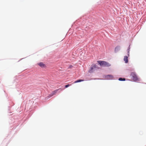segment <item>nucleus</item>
Listing matches in <instances>:
<instances>
[{"mask_svg": "<svg viewBox=\"0 0 146 146\" xmlns=\"http://www.w3.org/2000/svg\"><path fill=\"white\" fill-rule=\"evenodd\" d=\"M98 62L101 66H109L111 65L108 62L104 61H98Z\"/></svg>", "mask_w": 146, "mask_h": 146, "instance_id": "nucleus-1", "label": "nucleus"}, {"mask_svg": "<svg viewBox=\"0 0 146 146\" xmlns=\"http://www.w3.org/2000/svg\"><path fill=\"white\" fill-rule=\"evenodd\" d=\"M131 77L132 80L134 81H139V78L135 72H132L131 74Z\"/></svg>", "mask_w": 146, "mask_h": 146, "instance_id": "nucleus-2", "label": "nucleus"}, {"mask_svg": "<svg viewBox=\"0 0 146 146\" xmlns=\"http://www.w3.org/2000/svg\"><path fill=\"white\" fill-rule=\"evenodd\" d=\"M96 70V65H94L92 66L90 69L89 70V72L90 73H92L95 70Z\"/></svg>", "mask_w": 146, "mask_h": 146, "instance_id": "nucleus-3", "label": "nucleus"}, {"mask_svg": "<svg viewBox=\"0 0 146 146\" xmlns=\"http://www.w3.org/2000/svg\"><path fill=\"white\" fill-rule=\"evenodd\" d=\"M38 64L42 68H44L46 67V66L45 64H43L42 62H40L38 63Z\"/></svg>", "mask_w": 146, "mask_h": 146, "instance_id": "nucleus-4", "label": "nucleus"}, {"mask_svg": "<svg viewBox=\"0 0 146 146\" xmlns=\"http://www.w3.org/2000/svg\"><path fill=\"white\" fill-rule=\"evenodd\" d=\"M106 78L107 79H112L113 78V76L112 75H109L106 76Z\"/></svg>", "mask_w": 146, "mask_h": 146, "instance_id": "nucleus-5", "label": "nucleus"}, {"mask_svg": "<svg viewBox=\"0 0 146 146\" xmlns=\"http://www.w3.org/2000/svg\"><path fill=\"white\" fill-rule=\"evenodd\" d=\"M59 90V89H57L56 90L53 92L51 93V94H50V95L51 96H52L56 94L57 92V91Z\"/></svg>", "mask_w": 146, "mask_h": 146, "instance_id": "nucleus-6", "label": "nucleus"}, {"mask_svg": "<svg viewBox=\"0 0 146 146\" xmlns=\"http://www.w3.org/2000/svg\"><path fill=\"white\" fill-rule=\"evenodd\" d=\"M120 47L119 46H117L115 48V52H118L120 50Z\"/></svg>", "mask_w": 146, "mask_h": 146, "instance_id": "nucleus-7", "label": "nucleus"}, {"mask_svg": "<svg viewBox=\"0 0 146 146\" xmlns=\"http://www.w3.org/2000/svg\"><path fill=\"white\" fill-rule=\"evenodd\" d=\"M123 60L125 63H127L128 62V57L127 56H125L124 57Z\"/></svg>", "mask_w": 146, "mask_h": 146, "instance_id": "nucleus-8", "label": "nucleus"}, {"mask_svg": "<svg viewBox=\"0 0 146 146\" xmlns=\"http://www.w3.org/2000/svg\"><path fill=\"white\" fill-rule=\"evenodd\" d=\"M84 81V80H77L76 81H75L74 82V83H76L77 82H82Z\"/></svg>", "mask_w": 146, "mask_h": 146, "instance_id": "nucleus-9", "label": "nucleus"}, {"mask_svg": "<svg viewBox=\"0 0 146 146\" xmlns=\"http://www.w3.org/2000/svg\"><path fill=\"white\" fill-rule=\"evenodd\" d=\"M119 80L120 81H125V79L124 78H119Z\"/></svg>", "mask_w": 146, "mask_h": 146, "instance_id": "nucleus-10", "label": "nucleus"}, {"mask_svg": "<svg viewBox=\"0 0 146 146\" xmlns=\"http://www.w3.org/2000/svg\"><path fill=\"white\" fill-rule=\"evenodd\" d=\"M129 48L127 49V53H128V56L129 55Z\"/></svg>", "mask_w": 146, "mask_h": 146, "instance_id": "nucleus-11", "label": "nucleus"}, {"mask_svg": "<svg viewBox=\"0 0 146 146\" xmlns=\"http://www.w3.org/2000/svg\"><path fill=\"white\" fill-rule=\"evenodd\" d=\"M70 86V85L69 84H68V85H66L65 86V88H67L68 87H69Z\"/></svg>", "mask_w": 146, "mask_h": 146, "instance_id": "nucleus-12", "label": "nucleus"}, {"mask_svg": "<svg viewBox=\"0 0 146 146\" xmlns=\"http://www.w3.org/2000/svg\"><path fill=\"white\" fill-rule=\"evenodd\" d=\"M72 67V65H70V67H69V68H71Z\"/></svg>", "mask_w": 146, "mask_h": 146, "instance_id": "nucleus-13", "label": "nucleus"}]
</instances>
